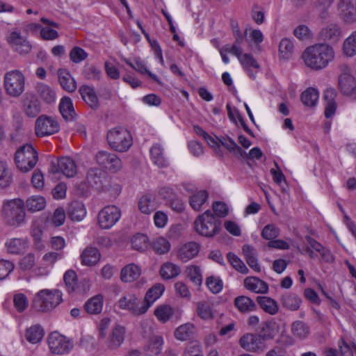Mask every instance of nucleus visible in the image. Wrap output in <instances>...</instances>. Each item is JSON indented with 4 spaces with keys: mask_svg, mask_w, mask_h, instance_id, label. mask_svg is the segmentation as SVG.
<instances>
[{
    "mask_svg": "<svg viewBox=\"0 0 356 356\" xmlns=\"http://www.w3.org/2000/svg\"><path fill=\"white\" fill-rule=\"evenodd\" d=\"M228 53L237 57V56L240 54V46L236 44H226L220 49V54L222 57V60L225 64H227L229 62V57L227 55Z\"/></svg>",
    "mask_w": 356,
    "mask_h": 356,
    "instance_id": "58",
    "label": "nucleus"
},
{
    "mask_svg": "<svg viewBox=\"0 0 356 356\" xmlns=\"http://www.w3.org/2000/svg\"><path fill=\"white\" fill-rule=\"evenodd\" d=\"M103 172L97 168H90L86 176V180L90 186L100 189L102 186Z\"/></svg>",
    "mask_w": 356,
    "mask_h": 356,
    "instance_id": "36",
    "label": "nucleus"
},
{
    "mask_svg": "<svg viewBox=\"0 0 356 356\" xmlns=\"http://www.w3.org/2000/svg\"><path fill=\"white\" fill-rule=\"evenodd\" d=\"M230 26L232 31L233 36L235 39V42L233 44L240 46V44L243 42L244 35L241 31L238 22L236 20L232 19H230Z\"/></svg>",
    "mask_w": 356,
    "mask_h": 356,
    "instance_id": "62",
    "label": "nucleus"
},
{
    "mask_svg": "<svg viewBox=\"0 0 356 356\" xmlns=\"http://www.w3.org/2000/svg\"><path fill=\"white\" fill-rule=\"evenodd\" d=\"M119 307L127 309L135 316L145 314L148 310L147 304L138 300L134 295H127L122 297L118 301Z\"/></svg>",
    "mask_w": 356,
    "mask_h": 356,
    "instance_id": "13",
    "label": "nucleus"
},
{
    "mask_svg": "<svg viewBox=\"0 0 356 356\" xmlns=\"http://www.w3.org/2000/svg\"><path fill=\"white\" fill-rule=\"evenodd\" d=\"M318 99V92L314 88H309L301 95V101L307 106H314Z\"/></svg>",
    "mask_w": 356,
    "mask_h": 356,
    "instance_id": "51",
    "label": "nucleus"
},
{
    "mask_svg": "<svg viewBox=\"0 0 356 356\" xmlns=\"http://www.w3.org/2000/svg\"><path fill=\"white\" fill-rule=\"evenodd\" d=\"M277 332L276 323L273 321L263 322L259 327L257 334L262 341L266 343V341L273 339Z\"/></svg>",
    "mask_w": 356,
    "mask_h": 356,
    "instance_id": "26",
    "label": "nucleus"
},
{
    "mask_svg": "<svg viewBox=\"0 0 356 356\" xmlns=\"http://www.w3.org/2000/svg\"><path fill=\"white\" fill-rule=\"evenodd\" d=\"M126 329L124 327L115 325L104 339H102L99 343L108 350H118L124 343L125 339Z\"/></svg>",
    "mask_w": 356,
    "mask_h": 356,
    "instance_id": "10",
    "label": "nucleus"
},
{
    "mask_svg": "<svg viewBox=\"0 0 356 356\" xmlns=\"http://www.w3.org/2000/svg\"><path fill=\"white\" fill-rule=\"evenodd\" d=\"M340 70L341 74L339 77V88L344 95H350L356 89V81L352 75V70L346 64L341 65Z\"/></svg>",
    "mask_w": 356,
    "mask_h": 356,
    "instance_id": "14",
    "label": "nucleus"
},
{
    "mask_svg": "<svg viewBox=\"0 0 356 356\" xmlns=\"http://www.w3.org/2000/svg\"><path fill=\"white\" fill-rule=\"evenodd\" d=\"M281 303L286 309L291 311L298 310L302 303L301 298L296 293L286 292L281 298Z\"/></svg>",
    "mask_w": 356,
    "mask_h": 356,
    "instance_id": "28",
    "label": "nucleus"
},
{
    "mask_svg": "<svg viewBox=\"0 0 356 356\" xmlns=\"http://www.w3.org/2000/svg\"><path fill=\"white\" fill-rule=\"evenodd\" d=\"M111 149L118 152H125L133 144L130 132L122 127H115L109 130L106 135Z\"/></svg>",
    "mask_w": 356,
    "mask_h": 356,
    "instance_id": "5",
    "label": "nucleus"
},
{
    "mask_svg": "<svg viewBox=\"0 0 356 356\" xmlns=\"http://www.w3.org/2000/svg\"><path fill=\"white\" fill-rule=\"evenodd\" d=\"M1 215L4 224L17 228L26 223L24 201L21 198L6 200L3 202Z\"/></svg>",
    "mask_w": 356,
    "mask_h": 356,
    "instance_id": "2",
    "label": "nucleus"
},
{
    "mask_svg": "<svg viewBox=\"0 0 356 356\" xmlns=\"http://www.w3.org/2000/svg\"><path fill=\"white\" fill-rule=\"evenodd\" d=\"M227 258L232 265V266L238 272L242 273V274H248V268L245 266V264L243 263V261L238 258L235 254L232 252H229L227 254Z\"/></svg>",
    "mask_w": 356,
    "mask_h": 356,
    "instance_id": "55",
    "label": "nucleus"
},
{
    "mask_svg": "<svg viewBox=\"0 0 356 356\" xmlns=\"http://www.w3.org/2000/svg\"><path fill=\"white\" fill-rule=\"evenodd\" d=\"M239 344L244 350L252 352H263L266 345L257 334L247 333L239 339Z\"/></svg>",
    "mask_w": 356,
    "mask_h": 356,
    "instance_id": "16",
    "label": "nucleus"
},
{
    "mask_svg": "<svg viewBox=\"0 0 356 356\" xmlns=\"http://www.w3.org/2000/svg\"><path fill=\"white\" fill-rule=\"evenodd\" d=\"M333 47L327 43H318L307 47L302 58L305 64L314 70H321L328 66L334 58Z\"/></svg>",
    "mask_w": 356,
    "mask_h": 356,
    "instance_id": "1",
    "label": "nucleus"
},
{
    "mask_svg": "<svg viewBox=\"0 0 356 356\" xmlns=\"http://www.w3.org/2000/svg\"><path fill=\"white\" fill-rule=\"evenodd\" d=\"M207 285L213 293H219L222 289V282L218 277L211 276L207 280Z\"/></svg>",
    "mask_w": 356,
    "mask_h": 356,
    "instance_id": "64",
    "label": "nucleus"
},
{
    "mask_svg": "<svg viewBox=\"0 0 356 356\" xmlns=\"http://www.w3.org/2000/svg\"><path fill=\"white\" fill-rule=\"evenodd\" d=\"M165 290V286L161 283L154 284L146 293L144 303L147 304L148 308L162 295Z\"/></svg>",
    "mask_w": 356,
    "mask_h": 356,
    "instance_id": "40",
    "label": "nucleus"
},
{
    "mask_svg": "<svg viewBox=\"0 0 356 356\" xmlns=\"http://www.w3.org/2000/svg\"><path fill=\"white\" fill-rule=\"evenodd\" d=\"M196 313L202 319H212L213 318L212 304L209 301H200L197 302Z\"/></svg>",
    "mask_w": 356,
    "mask_h": 356,
    "instance_id": "46",
    "label": "nucleus"
},
{
    "mask_svg": "<svg viewBox=\"0 0 356 356\" xmlns=\"http://www.w3.org/2000/svg\"><path fill=\"white\" fill-rule=\"evenodd\" d=\"M60 130L58 120L46 115L39 116L35 123V134L38 137H46L56 134Z\"/></svg>",
    "mask_w": 356,
    "mask_h": 356,
    "instance_id": "8",
    "label": "nucleus"
},
{
    "mask_svg": "<svg viewBox=\"0 0 356 356\" xmlns=\"http://www.w3.org/2000/svg\"><path fill=\"white\" fill-rule=\"evenodd\" d=\"M3 86L7 95L18 97L24 91L25 77L19 70L9 71L4 76Z\"/></svg>",
    "mask_w": 356,
    "mask_h": 356,
    "instance_id": "7",
    "label": "nucleus"
},
{
    "mask_svg": "<svg viewBox=\"0 0 356 356\" xmlns=\"http://www.w3.org/2000/svg\"><path fill=\"white\" fill-rule=\"evenodd\" d=\"M82 99L92 109L96 110L99 106V99L94 88L83 85L79 89Z\"/></svg>",
    "mask_w": 356,
    "mask_h": 356,
    "instance_id": "19",
    "label": "nucleus"
},
{
    "mask_svg": "<svg viewBox=\"0 0 356 356\" xmlns=\"http://www.w3.org/2000/svg\"><path fill=\"white\" fill-rule=\"evenodd\" d=\"M220 141L227 150L237 156H243V155L245 154V152L243 151L242 149L232 138H224Z\"/></svg>",
    "mask_w": 356,
    "mask_h": 356,
    "instance_id": "59",
    "label": "nucleus"
},
{
    "mask_svg": "<svg viewBox=\"0 0 356 356\" xmlns=\"http://www.w3.org/2000/svg\"><path fill=\"white\" fill-rule=\"evenodd\" d=\"M243 283L248 290L256 293H266L268 291V284L256 277H248Z\"/></svg>",
    "mask_w": 356,
    "mask_h": 356,
    "instance_id": "23",
    "label": "nucleus"
},
{
    "mask_svg": "<svg viewBox=\"0 0 356 356\" xmlns=\"http://www.w3.org/2000/svg\"><path fill=\"white\" fill-rule=\"evenodd\" d=\"M51 171L54 173L60 172L67 177H74L77 173V166L72 159L63 156L51 162Z\"/></svg>",
    "mask_w": 356,
    "mask_h": 356,
    "instance_id": "15",
    "label": "nucleus"
},
{
    "mask_svg": "<svg viewBox=\"0 0 356 356\" xmlns=\"http://www.w3.org/2000/svg\"><path fill=\"white\" fill-rule=\"evenodd\" d=\"M194 327L191 323H186L178 327L175 331L176 339L180 341L188 339L193 334Z\"/></svg>",
    "mask_w": 356,
    "mask_h": 356,
    "instance_id": "54",
    "label": "nucleus"
},
{
    "mask_svg": "<svg viewBox=\"0 0 356 356\" xmlns=\"http://www.w3.org/2000/svg\"><path fill=\"white\" fill-rule=\"evenodd\" d=\"M234 305L243 313L255 311L257 306L254 301L248 296H241L235 298Z\"/></svg>",
    "mask_w": 356,
    "mask_h": 356,
    "instance_id": "38",
    "label": "nucleus"
},
{
    "mask_svg": "<svg viewBox=\"0 0 356 356\" xmlns=\"http://www.w3.org/2000/svg\"><path fill=\"white\" fill-rule=\"evenodd\" d=\"M86 214L84 205L79 202H72L68 208V216L72 220L80 221Z\"/></svg>",
    "mask_w": 356,
    "mask_h": 356,
    "instance_id": "43",
    "label": "nucleus"
},
{
    "mask_svg": "<svg viewBox=\"0 0 356 356\" xmlns=\"http://www.w3.org/2000/svg\"><path fill=\"white\" fill-rule=\"evenodd\" d=\"M170 246V242L163 237L156 238L152 243L154 250L159 254H164L168 252Z\"/></svg>",
    "mask_w": 356,
    "mask_h": 356,
    "instance_id": "57",
    "label": "nucleus"
},
{
    "mask_svg": "<svg viewBox=\"0 0 356 356\" xmlns=\"http://www.w3.org/2000/svg\"><path fill=\"white\" fill-rule=\"evenodd\" d=\"M257 301L261 308L270 315H274L278 312L279 307L277 302L270 297L258 296Z\"/></svg>",
    "mask_w": 356,
    "mask_h": 356,
    "instance_id": "35",
    "label": "nucleus"
},
{
    "mask_svg": "<svg viewBox=\"0 0 356 356\" xmlns=\"http://www.w3.org/2000/svg\"><path fill=\"white\" fill-rule=\"evenodd\" d=\"M59 111L65 120H72L74 118L75 111L72 99L70 97H64L61 99L59 104Z\"/></svg>",
    "mask_w": 356,
    "mask_h": 356,
    "instance_id": "31",
    "label": "nucleus"
},
{
    "mask_svg": "<svg viewBox=\"0 0 356 356\" xmlns=\"http://www.w3.org/2000/svg\"><path fill=\"white\" fill-rule=\"evenodd\" d=\"M62 300V293L58 289H42L37 293L33 304L38 311L47 312L56 308Z\"/></svg>",
    "mask_w": 356,
    "mask_h": 356,
    "instance_id": "6",
    "label": "nucleus"
},
{
    "mask_svg": "<svg viewBox=\"0 0 356 356\" xmlns=\"http://www.w3.org/2000/svg\"><path fill=\"white\" fill-rule=\"evenodd\" d=\"M209 197V193L205 190H201L191 196L189 203L191 207L197 211L202 209L203 204L206 203Z\"/></svg>",
    "mask_w": 356,
    "mask_h": 356,
    "instance_id": "45",
    "label": "nucleus"
},
{
    "mask_svg": "<svg viewBox=\"0 0 356 356\" xmlns=\"http://www.w3.org/2000/svg\"><path fill=\"white\" fill-rule=\"evenodd\" d=\"M14 161L17 168L26 173L35 166L38 161V154L31 144L26 143L17 149Z\"/></svg>",
    "mask_w": 356,
    "mask_h": 356,
    "instance_id": "3",
    "label": "nucleus"
},
{
    "mask_svg": "<svg viewBox=\"0 0 356 356\" xmlns=\"http://www.w3.org/2000/svg\"><path fill=\"white\" fill-rule=\"evenodd\" d=\"M154 314L159 321L165 323L173 315L174 309L168 305H161L155 309Z\"/></svg>",
    "mask_w": 356,
    "mask_h": 356,
    "instance_id": "49",
    "label": "nucleus"
},
{
    "mask_svg": "<svg viewBox=\"0 0 356 356\" xmlns=\"http://www.w3.org/2000/svg\"><path fill=\"white\" fill-rule=\"evenodd\" d=\"M120 217L121 211L118 207L106 206L98 213V225L102 229H108L120 220Z\"/></svg>",
    "mask_w": 356,
    "mask_h": 356,
    "instance_id": "9",
    "label": "nucleus"
},
{
    "mask_svg": "<svg viewBox=\"0 0 356 356\" xmlns=\"http://www.w3.org/2000/svg\"><path fill=\"white\" fill-rule=\"evenodd\" d=\"M151 159L154 164L160 168L167 167L168 162L163 155V149L160 145L156 144L150 149Z\"/></svg>",
    "mask_w": 356,
    "mask_h": 356,
    "instance_id": "42",
    "label": "nucleus"
},
{
    "mask_svg": "<svg viewBox=\"0 0 356 356\" xmlns=\"http://www.w3.org/2000/svg\"><path fill=\"white\" fill-rule=\"evenodd\" d=\"M343 50L348 56L356 54V31H354L343 42Z\"/></svg>",
    "mask_w": 356,
    "mask_h": 356,
    "instance_id": "56",
    "label": "nucleus"
},
{
    "mask_svg": "<svg viewBox=\"0 0 356 356\" xmlns=\"http://www.w3.org/2000/svg\"><path fill=\"white\" fill-rule=\"evenodd\" d=\"M163 344L161 336L154 335L150 338L146 346L145 351L149 356H156L161 353Z\"/></svg>",
    "mask_w": 356,
    "mask_h": 356,
    "instance_id": "37",
    "label": "nucleus"
},
{
    "mask_svg": "<svg viewBox=\"0 0 356 356\" xmlns=\"http://www.w3.org/2000/svg\"><path fill=\"white\" fill-rule=\"evenodd\" d=\"M95 160L99 165L111 172H117L122 168L121 159L116 154L107 151H99L95 155Z\"/></svg>",
    "mask_w": 356,
    "mask_h": 356,
    "instance_id": "11",
    "label": "nucleus"
},
{
    "mask_svg": "<svg viewBox=\"0 0 356 356\" xmlns=\"http://www.w3.org/2000/svg\"><path fill=\"white\" fill-rule=\"evenodd\" d=\"M291 332L298 339H305L309 334V327L303 321H296L291 325Z\"/></svg>",
    "mask_w": 356,
    "mask_h": 356,
    "instance_id": "48",
    "label": "nucleus"
},
{
    "mask_svg": "<svg viewBox=\"0 0 356 356\" xmlns=\"http://www.w3.org/2000/svg\"><path fill=\"white\" fill-rule=\"evenodd\" d=\"M6 248L8 252L18 254L23 253L28 248V243L24 238H11L6 243Z\"/></svg>",
    "mask_w": 356,
    "mask_h": 356,
    "instance_id": "32",
    "label": "nucleus"
},
{
    "mask_svg": "<svg viewBox=\"0 0 356 356\" xmlns=\"http://www.w3.org/2000/svg\"><path fill=\"white\" fill-rule=\"evenodd\" d=\"M24 111L28 117L34 118L41 111V106L39 100L32 93H26L23 99Z\"/></svg>",
    "mask_w": 356,
    "mask_h": 356,
    "instance_id": "17",
    "label": "nucleus"
},
{
    "mask_svg": "<svg viewBox=\"0 0 356 356\" xmlns=\"http://www.w3.org/2000/svg\"><path fill=\"white\" fill-rule=\"evenodd\" d=\"M103 307V296L96 295L90 298L84 305L85 310L90 314H99Z\"/></svg>",
    "mask_w": 356,
    "mask_h": 356,
    "instance_id": "39",
    "label": "nucleus"
},
{
    "mask_svg": "<svg viewBox=\"0 0 356 356\" xmlns=\"http://www.w3.org/2000/svg\"><path fill=\"white\" fill-rule=\"evenodd\" d=\"M48 345L51 352L57 355L67 354L73 348V343L57 332L49 335Z\"/></svg>",
    "mask_w": 356,
    "mask_h": 356,
    "instance_id": "12",
    "label": "nucleus"
},
{
    "mask_svg": "<svg viewBox=\"0 0 356 356\" xmlns=\"http://www.w3.org/2000/svg\"><path fill=\"white\" fill-rule=\"evenodd\" d=\"M140 211L145 214H149L157 208L155 197L152 195H145L140 197L138 202Z\"/></svg>",
    "mask_w": 356,
    "mask_h": 356,
    "instance_id": "33",
    "label": "nucleus"
},
{
    "mask_svg": "<svg viewBox=\"0 0 356 356\" xmlns=\"http://www.w3.org/2000/svg\"><path fill=\"white\" fill-rule=\"evenodd\" d=\"M221 222L210 210H207L197 216L194 222L195 231L205 237H213L220 229Z\"/></svg>",
    "mask_w": 356,
    "mask_h": 356,
    "instance_id": "4",
    "label": "nucleus"
},
{
    "mask_svg": "<svg viewBox=\"0 0 356 356\" xmlns=\"http://www.w3.org/2000/svg\"><path fill=\"white\" fill-rule=\"evenodd\" d=\"M81 257L83 264L91 266L97 264L100 259L101 254L97 248L88 247L83 251Z\"/></svg>",
    "mask_w": 356,
    "mask_h": 356,
    "instance_id": "30",
    "label": "nucleus"
},
{
    "mask_svg": "<svg viewBox=\"0 0 356 356\" xmlns=\"http://www.w3.org/2000/svg\"><path fill=\"white\" fill-rule=\"evenodd\" d=\"M58 77L60 85L66 91L72 92L76 88V83L70 73L65 69L58 70Z\"/></svg>",
    "mask_w": 356,
    "mask_h": 356,
    "instance_id": "25",
    "label": "nucleus"
},
{
    "mask_svg": "<svg viewBox=\"0 0 356 356\" xmlns=\"http://www.w3.org/2000/svg\"><path fill=\"white\" fill-rule=\"evenodd\" d=\"M13 181V174L7 164L0 161V188L8 187Z\"/></svg>",
    "mask_w": 356,
    "mask_h": 356,
    "instance_id": "50",
    "label": "nucleus"
},
{
    "mask_svg": "<svg viewBox=\"0 0 356 356\" xmlns=\"http://www.w3.org/2000/svg\"><path fill=\"white\" fill-rule=\"evenodd\" d=\"M132 248L140 252L145 251L149 245L148 237L143 234H136L131 238Z\"/></svg>",
    "mask_w": 356,
    "mask_h": 356,
    "instance_id": "53",
    "label": "nucleus"
},
{
    "mask_svg": "<svg viewBox=\"0 0 356 356\" xmlns=\"http://www.w3.org/2000/svg\"><path fill=\"white\" fill-rule=\"evenodd\" d=\"M341 31L336 24H329L323 28L318 33V39L332 44L339 40Z\"/></svg>",
    "mask_w": 356,
    "mask_h": 356,
    "instance_id": "20",
    "label": "nucleus"
},
{
    "mask_svg": "<svg viewBox=\"0 0 356 356\" xmlns=\"http://www.w3.org/2000/svg\"><path fill=\"white\" fill-rule=\"evenodd\" d=\"M70 60L74 63H79L87 58L88 54L82 48L74 47L69 54Z\"/></svg>",
    "mask_w": 356,
    "mask_h": 356,
    "instance_id": "61",
    "label": "nucleus"
},
{
    "mask_svg": "<svg viewBox=\"0 0 356 356\" xmlns=\"http://www.w3.org/2000/svg\"><path fill=\"white\" fill-rule=\"evenodd\" d=\"M343 19L348 23L356 21V0H340L338 4Z\"/></svg>",
    "mask_w": 356,
    "mask_h": 356,
    "instance_id": "18",
    "label": "nucleus"
},
{
    "mask_svg": "<svg viewBox=\"0 0 356 356\" xmlns=\"http://www.w3.org/2000/svg\"><path fill=\"white\" fill-rule=\"evenodd\" d=\"M36 92L38 96L47 104H51L55 102L56 94L55 90L49 86L43 83H38Z\"/></svg>",
    "mask_w": 356,
    "mask_h": 356,
    "instance_id": "29",
    "label": "nucleus"
},
{
    "mask_svg": "<svg viewBox=\"0 0 356 356\" xmlns=\"http://www.w3.org/2000/svg\"><path fill=\"white\" fill-rule=\"evenodd\" d=\"M44 333V330L40 325H35L26 330L25 337L29 342L36 343L42 340Z\"/></svg>",
    "mask_w": 356,
    "mask_h": 356,
    "instance_id": "47",
    "label": "nucleus"
},
{
    "mask_svg": "<svg viewBox=\"0 0 356 356\" xmlns=\"http://www.w3.org/2000/svg\"><path fill=\"white\" fill-rule=\"evenodd\" d=\"M187 277L195 284L199 286L202 284V277L200 269L197 266H190L186 270Z\"/></svg>",
    "mask_w": 356,
    "mask_h": 356,
    "instance_id": "60",
    "label": "nucleus"
},
{
    "mask_svg": "<svg viewBox=\"0 0 356 356\" xmlns=\"http://www.w3.org/2000/svg\"><path fill=\"white\" fill-rule=\"evenodd\" d=\"M199 251L200 246L197 243L189 242L179 248L177 257L181 261L187 262L197 255Z\"/></svg>",
    "mask_w": 356,
    "mask_h": 356,
    "instance_id": "22",
    "label": "nucleus"
},
{
    "mask_svg": "<svg viewBox=\"0 0 356 356\" xmlns=\"http://www.w3.org/2000/svg\"><path fill=\"white\" fill-rule=\"evenodd\" d=\"M63 280L69 293H83L84 289H81L78 284V278L74 270H68L63 275Z\"/></svg>",
    "mask_w": 356,
    "mask_h": 356,
    "instance_id": "24",
    "label": "nucleus"
},
{
    "mask_svg": "<svg viewBox=\"0 0 356 356\" xmlns=\"http://www.w3.org/2000/svg\"><path fill=\"white\" fill-rule=\"evenodd\" d=\"M124 62L129 65L131 67H132L136 71L140 72L142 74H147L151 79H152L154 81L159 83V77L149 71L145 65V64L142 61L140 58H135L134 62H131L129 60L124 58Z\"/></svg>",
    "mask_w": 356,
    "mask_h": 356,
    "instance_id": "44",
    "label": "nucleus"
},
{
    "mask_svg": "<svg viewBox=\"0 0 356 356\" xmlns=\"http://www.w3.org/2000/svg\"><path fill=\"white\" fill-rule=\"evenodd\" d=\"M294 45L289 38H283L279 44L280 56L284 59H289L293 52Z\"/></svg>",
    "mask_w": 356,
    "mask_h": 356,
    "instance_id": "52",
    "label": "nucleus"
},
{
    "mask_svg": "<svg viewBox=\"0 0 356 356\" xmlns=\"http://www.w3.org/2000/svg\"><path fill=\"white\" fill-rule=\"evenodd\" d=\"M141 274L140 268L134 264L125 266L120 273V278L122 282H131L137 280Z\"/></svg>",
    "mask_w": 356,
    "mask_h": 356,
    "instance_id": "27",
    "label": "nucleus"
},
{
    "mask_svg": "<svg viewBox=\"0 0 356 356\" xmlns=\"http://www.w3.org/2000/svg\"><path fill=\"white\" fill-rule=\"evenodd\" d=\"M180 273V268L171 262L163 264L159 270L160 275L165 280L176 277Z\"/></svg>",
    "mask_w": 356,
    "mask_h": 356,
    "instance_id": "41",
    "label": "nucleus"
},
{
    "mask_svg": "<svg viewBox=\"0 0 356 356\" xmlns=\"http://www.w3.org/2000/svg\"><path fill=\"white\" fill-rule=\"evenodd\" d=\"M237 58L243 69L248 73V75L254 79V75L252 74V70L253 69L259 70L260 65L253 56L250 54H243V49L240 47V54L237 56Z\"/></svg>",
    "mask_w": 356,
    "mask_h": 356,
    "instance_id": "21",
    "label": "nucleus"
},
{
    "mask_svg": "<svg viewBox=\"0 0 356 356\" xmlns=\"http://www.w3.org/2000/svg\"><path fill=\"white\" fill-rule=\"evenodd\" d=\"M280 231L275 225L269 224L266 225L261 231V236L266 240H271L279 236Z\"/></svg>",
    "mask_w": 356,
    "mask_h": 356,
    "instance_id": "63",
    "label": "nucleus"
},
{
    "mask_svg": "<svg viewBox=\"0 0 356 356\" xmlns=\"http://www.w3.org/2000/svg\"><path fill=\"white\" fill-rule=\"evenodd\" d=\"M24 203L25 209L32 213L42 211L46 206V200L41 195H32Z\"/></svg>",
    "mask_w": 356,
    "mask_h": 356,
    "instance_id": "34",
    "label": "nucleus"
}]
</instances>
